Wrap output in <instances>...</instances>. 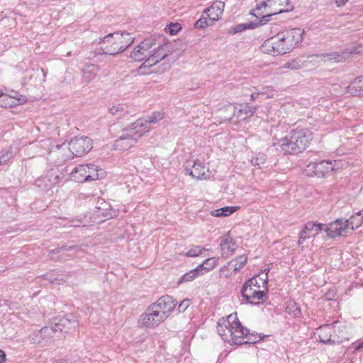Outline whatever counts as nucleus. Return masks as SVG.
I'll list each match as a JSON object with an SVG mask.
<instances>
[{
	"label": "nucleus",
	"mask_w": 363,
	"mask_h": 363,
	"mask_svg": "<svg viewBox=\"0 0 363 363\" xmlns=\"http://www.w3.org/2000/svg\"><path fill=\"white\" fill-rule=\"evenodd\" d=\"M217 330L222 339L230 345H242L256 342L257 337L250 334L238 320L237 314H230L226 318L220 319Z\"/></svg>",
	"instance_id": "f257e3e1"
},
{
	"label": "nucleus",
	"mask_w": 363,
	"mask_h": 363,
	"mask_svg": "<svg viewBox=\"0 0 363 363\" xmlns=\"http://www.w3.org/2000/svg\"><path fill=\"white\" fill-rule=\"evenodd\" d=\"M167 45H157L154 40H145L137 45L130 55V57L134 61H142L145 60L146 67H151L162 60L167 55Z\"/></svg>",
	"instance_id": "f03ea898"
},
{
	"label": "nucleus",
	"mask_w": 363,
	"mask_h": 363,
	"mask_svg": "<svg viewBox=\"0 0 363 363\" xmlns=\"http://www.w3.org/2000/svg\"><path fill=\"white\" fill-rule=\"evenodd\" d=\"M267 274H259L250 279L242 286V296L249 303L259 304L266 300Z\"/></svg>",
	"instance_id": "7ed1b4c3"
},
{
	"label": "nucleus",
	"mask_w": 363,
	"mask_h": 363,
	"mask_svg": "<svg viewBox=\"0 0 363 363\" xmlns=\"http://www.w3.org/2000/svg\"><path fill=\"white\" fill-rule=\"evenodd\" d=\"M133 42V38L128 33H115L99 38V55H115L124 51Z\"/></svg>",
	"instance_id": "20e7f679"
},
{
	"label": "nucleus",
	"mask_w": 363,
	"mask_h": 363,
	"mask_svg": "<svg viewBox=\"0 0 363 363\" xmlns=\"http://www.w3.org/2000/svg\"><path fill=\"white\" fill-rule=\"evenodd\" d=\"M311 140L312 133L309 130H294L289 135L280 139L277 145L284 154H297L305 150Z\"/></svg>",
	"instance_id": "39448f33"
},
{
	"label": "nucleus",
	"mask_w": 363,
	"mask_h": 363,
	"mask_svg": "<svg viewBox=\"0 0 363 363\" xmlns=\"http://www.w3.org/2000/svg\"><path fill=\"white\" fill-rule=\"evenodd\" d=\"M57 150H69L71 154H65V159H69L72 157H81L90 151L92 148L91 139L88 137H76L71 140L68 145L62 143L56 145Z\"/></svg>",
	"instance_id": "423d86ee"
},
{
	"label": "nucleus",
	"mask_w": 363,
	"mask_h": 363,
	"mask_svg": "<svg viewBox=\"0 0 363 363\" xmlns=\"http://www.w3.org/2000/svg\"><path fill=\"white\" fill-rule=\"evenodd\" d=\"M262 9L263 13L266 14L262 16L260 23L264 24L269 21L272 16L290 11L293 9V6L289 0H266L257 7V11Z\"/></svg>",
	"instance_id": "0eeeda50"
},
{
	"label": "nucleus",
	"mask_w": 363,
	"mask_h": 363,
	"mask_svg": "<svg viewBox=\"0 0 363 363\" xmlns=\"http://www.w3.org/2000/svg\"><path fill=\"white\" fill-rule=\"evenodd\" d=\"M106 174L104 169L93 164H80L71 172V177L77 182L97 180Z\"/></svg>",
	"instance_id": "6e6552de"
},
{
	"label": "nucleus",
	"mask_w": 363,
	"mask_h": 363,
	"mask_svg": "<svg viewBox=\"0 0 363 363\" xmlns=\"http://www.w3.org/2000/svg\"><path fill=\"white\" fill-rule=\"evenodd\" d=\"M319 330L321 333L319 340L324 343H335L347 339L345 326L339 323L319 326Z\"/></svg>",
	"instance_id": "1a4fd4ad"
},
{
	"label": "nucleus",
	"mask_w": 363,
	"mask_h": 363,
	"mask_svg": "<svg viewBox=\"0 0 363 363\" xmlns=\"http://www.w3.org/2000/svg\"><path fill=\"white\" fill-rule=\"evenodd\" d=\"M224 9L225 3L223 1H215L209 8L204 11V15L195 23V28L202 29L212 26L220 18Z\"/></svg>",
	"instance_id": "9d476101"
},
{
	"label": "nucleus",
	"mask_w": 363,
	"mask_h": 363,
	"mask_svg": "<svg viewBox=\"0 0 363 363\" xmlns=\"http://www.w3.org/2000/svg\"><path fill=\"white\" fill-rule=\"evenodd\" d=\"M165 320L150 304L140 315L138 326L140 328L153 329Z\"/></svg>",
	"instance_id": "9b49d317"
},
{
	"label": "nucleus",
	"mask_w": 363,
	"mask_h": 363,
	"mask_svg": "<svg viewBox=\"0 0 363 363\" xmlns=\"http://www.w3.org/2000/svg\"><path fill=\"white\" fill-rule=\"evenodd\" d=\"M303 31L300 28H294L277 33L284 54L294 50L302 41Z\"/></svg>",
	"instance_id": "f8f14e48"
},
{
	"label": "nucleus",
	"mask_w": 363,
	"mask_h": 363,
	"mask_svg": "<svg viewBox=\"0 0 363 363\" xmlns=\"http://www.w3.org/2000/svg\"><path fill=\"white\" fill-rule=\"evenodd\" d=\"M185 170L193 179L197 180H207L211 178V172L208 166L199 160L188 161Z\"/></svg>",
	"instance_id": "ddd939ff"
},
{
	"label": "nucleus",
	"mask_w": 363,
	"mask_h": 363,
	"mask_svg": "<svg viewBox=\"0 0 363 363\" xmlns=\"http://www.w3.org/2000/svg\"><path fill=\"white\" fill-rule=\"evenodd\" d=\"M324 230L327 236L331 238H335L340 236H347L352 233L353 227H347L344 219H337L331 223L329 226L323 228V225L319 223V233Z\"/></svg>",
	"instance_id": "4468645a"
},
{
	"label": "nucleus",
	"mask_w": 363,
	"mask_h": 363,
	"mask_svg": "<svg viewBox=\"0 0 363 363\" xmlns=\"http://www.w3.org/2000/svg\"><path fill=\"white\" fill-rule=\"evenodd\" d=\"M257 108L248 104H239L238 107H233L231 105L225 106L221 110L228 111V116H223L224 120H231L234 115H236L239 121H244L250 118L255 113Z\"/></svg>",
	"instance_id": "2eb2a0df"
},
{
	"label": "nucleus",
	"mask_w": 363,
	"mask_h": 363,
	"mask_svg": "<svg viewBox=\"0 0 363 363\" xmlns=\"http://www.w3.org/2000/svg\"><path fill=\"white\" fill-rule=\"evenodd\" d=\"M151 305L166 320L175 309L177 302L172 296L166 295L161 296Z\"/></svg>",
	"instance_id": "dca6fc26"
},
{
	"label": "nucleus",
	"mask_w": 363,
	"mask_h": 363,
	"mask_svg": "<svg viewBox=\"0 0 363 363\" xmlns=\"http://www.w3.org/2000/svg\"><path fill=\"white\" fill-rule=\"evenodd\" d=\"M27 98L18 92L11 91L9 94L0 90V107L7 108L26 103Z\"/></svg>",
	"instance_id": "f3484780"
},
{
	"label": "nucleus",
	"mask_w": 363,
	"mask_h": 363,
	"mask_svg": "<svg viewBox=\"0 0 363 363\" xmlns=\"http://www.w3.org/2000/svg\"><path fill=\"white\" fill-rule=\"evenodd\" d=\"M125 130L129 134V136H131L138 142L139 138L150 130V127H147L145 118H141L130 124Z\"/></svg>",
	"instance_id": "a211bd4d"
},
{
	"label": "nucleus",
	"mask_w": 363,
	"mask_h": 363,
	"mask_svg": "<svg viewBox=\"0 0 363 363\" xmlns=\"http://www.w3.org/2000/svg\"><path fill=\"white\" fill-rule=\"evenodd\" d=\"M77 326V321L72 314H67L57 319L55 323L54 329L57 332L67 333Z\"/></svg>",
	"instance_id": "6ab92c4d"
},
{
	"label": "nucleus",
	"mask_w": 363,
	"mask_h": 363,
	"mask_svg": "<svg viewBox=\"0 0 363 363\" xmlns=\"http://www.w3.org/2000/svg\"><path fill=\"white\" fill-rule=\"evenodd\" d=\"M137 143V141L129 136V134L124 129L122 135L116 140L114 147L116 150L124 151L133 147Z\"/></svg>",
	"instance_id": "aec40b11"
},
{
	"label": "nucleus",
	"mask_w": 363,
	"mask_h": 363,
	"mask_svg": "<svg viewBox=\"0 0 363 363\" xmlns=\"http://www.w3.org/2000/svg\"><path fill=\"white\" fill-rule=\"evenodd\" d=\"M236 247V243L231 237L228 235L223 237L220 243L222 257L227 259L232 255L235 251Z\"/></svg>",
	"instance_id": "412c9836"
},
{
	"label": "nucleus",
	"mask_w": 363,
	"mask_h": 363,
	"mask_svg": "<svg viewBox=\"0 0 363 363\" xmlns=\"http://www.w3.org/2000/svg\"><path fill=\"white\" fill-rule=\"evenodd\" d=\"M100 71V67L97 65L88 63L82 69V79L84 83H89L95 79Z\"/></svg>",
	"instance_id": "4be33fe9"
},
{
	"label": "nucleus",
	"mask_w": 363,
	"mask_h": 363,
	"mask_svg": "<svg viewBox=\"0 0 363 363\" xmlns=\"http://www.w3.org/2000/svg\"><path fill=\"white\" fill-rule=\"evenodd\" d=\"M315 57L314 56H311L308 57L306 60L302 61L300 59H292L289 61H287L286 63H284L281 68L283 69H288L291 70H296L299 69L302 67H306L313 62V60ZM315 64V60H313V65Z\"/></svg>",
	"instance_id": "5701e85b"
},
{
	"label": "nucleus",
	"mask_w": 363,
	"mask_h": 363,
	"mask_svg": "<svg viewBox=\"0 0 363 363\" xmlns=\"http://www.w3.org/2000/svg\"><path fill=\"white\" fill-rule=\"evenodd\" d=\"M347 92L353 96L363 97V76L354 79L347 86Z\"/></svg>",
	"instance_id": "b1692460"
},
{
	"label": "nucleus",
	"mask_w": 363,
	"mask_h": 363,
	"mask_svg": "<svg viewBox=\"0 0 363 363\" xmlns=\"http://www.w3.org/2000/svg\"><path fill=\"white\" fill-rule=\"evenodd\" d=\"M316 234H318V225L315 223L307 224L301 232L298 243L303 244L306 239L310 238L311 237L315 238Z\"/></svg>",
	"instance_id": "393cba45"
},
{
	"label": "nucleus",
	"mask_w": 363,
	"mask_h": 363,
	"mask_svg": "<svg viewBox=\"0 0 363 363\" xmlns=\"http://www.w3.org/2000/svg\"><path fill=\"white\" fill-rule=\"evenodd\" d=\"M347 227H353L354 230L359 227L363 223V209L358 211L355 215L352 216L350 219L345 220Z\"/></svg>",
	"instance_id": "a878e982"
},
{
	"label": "nucleus",
	"mask_w": 363,
	"mask_h": 363,
	"mask_svg": "<svg viewBox=\"0 0 363 363\" xmlns=\"http://www.w3.org/2000/svg\"><path fill=\"white\" fill-rule=\"evenodd\" d=\"M218 257H208L206 259L203 263L197 266V269L200 271L203 269L206 272H210L218 265Z\"/></svg>",
	"instance_id": "bb28decb"
},
{
	"label": "nucleus",
	"mask_w": 363,
	"mask_h": 363,
	"mask_svg": "<svg viewBox=\"0 0 363 363\" xmlns=\"http://www.w3.org/2000/svg\"><path fill=\"white\" fill-rule=\"evenodd\" d=\"M247 262V257L245 255H240L237 257L235 259L231 260L228 263V267H230L233 271H237V272L244 267Z\"/></svg>",
	"instance_id": "cd10ccee"
},
{
	"label": "nucleus",
	"mask_w": 363,
	"mask_h": 363,
	"mask_svg": "<svg viewBox=\"0 0 363 363\" xmlns=\"http://www.w3.org/2000/svg\"><path fill=\"white\" fill-rule=\"evenodd\" d=\"M239 207L237 206H226L211 212V215L215 217L228 216L235 212Z\"/></svg>",
	"instance_id": "c85d7f7f"
},
{
	"label": "nucleus",
	"mask_w": 363,
	"mask_h": 363,
	"mask_svg": "<svg viewBox=\"0 0 363 363\" xmlns=\"http://www.w3.org/2000/svg\"><path fill=\"white\" fill-rule=\"evenodd\" d=\"M209 251L210 250L206 249L201 245H195L186 252L185 256L189 257H195L202 255L204 252Z\"/></svg>",
	"instance_id": "c756f323"
},
{
	"label": "nucleus",
	"mask_w": 363,
	"mask_h": 363,
	"mask_svg": "<svg viewBox=\"0 0 363 363\" xmlns=\"http://www.w3.org/2000/svg\"><path fill=\"white\" fill-rule=\"evenodd\" d=\"M271 43L273 45L274 48V55L284 54L282 46L281 45V42L279 38H278V35H275L271 38H269Z\"/></svg>",
	"instance_id": "7c9ffc66"
},
{
	"label": "nucleus",
	"mask_w": 363,
	"mask_h": 363,
	"mask_svg": "<svg viewBox=\"0 0 363 363\" xmlns=\"http://www.w3.org/2000/svg\"><path fill=\"white\" fill-rule=\"evenodd\" d=\"M57 331L52 327H45L40 330V333L43 339L46 341L54 340L53 334L56 333Z\"/></svg>",
	"instance_id": "2f4dec72"
},
{
	"label": "nucleus",
	"mask_w": 363,
	"mask_h": 363,
	"mask_svg": "<svg viewBox=\"0 0 363 363\" xmlns=\"http://www.w3.org/2000/svg\"><path fill=\"white\" fill-rule=\"evenodd\" d=\"M342 57L337 54V53H335V52H332V53H327V54H321V55H319V58H320V60H319V62L321 61V62H339L340 61V58Z\"/></svg>",
	"instance_id": "473e14b6"
},
{
	"label": "nucleus",
	"mask_w": 363,
	"mask_h": 363,
	"mask_svg": "<svg viewBox=\"0 0 363 363\" xmlns=\"http://www.w3.org/2000/svg\"><path fill=\"white\" fill-rule=\"evenodd\" d=\"M333 170V166L329 161H322L319 162V174H321L322 177L325 176L327 174Z\"/></svg>",
	"instance_id": "72a5a7b5"
},
{
	"label": "nucleus",
	"mask_w": 363,
	"mask_h": 363,
	"mask_svg": "<svg viewBox=\"0 0 363 363\" xmlns=\"http://www.w3.org/2000/svg\"><path fill=\"white\" fill-rule=\"evenodd\" d=\"M199 271V269H197V267L195 269L190 270L181 277L178 283L181 284L194 280L198 276Z\"/></svg>",
	"instance_id": "f704fd0d"
},
{
	"label": "nucleus",
	"mask_w": 363,
	"mask_h": 363,
	"mask_svg": "<svg viewBox=\"0 0 363 363\" xmlns=\"http://www.w3.org/2000/svg\"><path fill=\"white\" fill-rule=\"evenodd\" d=\"M163 118H164V115H163L162 113H161V112H155L152 114H151L150 116H149L147 118H145V121L147 123V127H150L151 124L157 123L158 121H160L162 119H163Z\"/></svg>",
	"instance_id": "c9c22d12"
},
{
	"label": "nucleus",
	"mask_w": 363,
	"mask_h": 363,
	"mask_svg": "<svg viewBox=\"0 0 363 363\" xmlns=\"http://www.w3.org/2000/svg\"><path fill=\"white\" fill-rule=\"evenodd\" d=\"M317 163L315 162H311L307 164L303 170V174L307 177H315L317 172Z\"/></svg>",
	"instance_id": "e433bc0d"
},
{
	"label": "nucleus",
	"mask_w": 363,
	"mask_h": 363,
	"mask_svg": "<svg viewBox=\"0 0 363 363\" xmlns=\"http://www.w3.org/2000/svg\"><path fill=\"white\" fill-rule=\"evenodd\" d=\"M125 111L124 106L123 104L113 105L108 109L111 115L115 116H121Z\"/></svg>",
	"instance_id": "4c0bfd02"
},
{
	"label": "nucleus",
	"mask_w": 363,
	"mask_h": 363,
	"mask_svg": "<svg viewBox=\"0 0 363 363\" xmlns=\"http://www.w3.org/2000/svg\"><path fill=\"white\" fill-rule=\"evenodd\" d=\"M260 50L262 52L269 54V55H274V48L273 45L271 43L270 39L268 38L261 45Z\"/></svg>",
	"instance_id": "58836bf2"
},
{
	"label": "nucleus",
	"mask_w": 363,
	"mask_h": 363,
	"mask_svg": "<svg viewBox=\"0 0 363 363\" xmlns=\"http://www.w3.org/2000/svg\"><path fill=\"white\" fill-rule=\"evenodd\" d=\"M228 264L220 269V276L225 278H230L235 275L237 271H233L230 267H227Z\"/></svg>",
	"instance_id": "ea45409f"
},
{
	"label": "nucleus",
	"mask_w": 363,
	"mask_h": 363,
	"mask_svg": "<svg viewBox=\"0 0 363 363\" xmlns=\"http://www.w3.org/2000/svg\"><path fill=\"white\" fill-rule=\"evenodd\" d=\"M47 177H48L49 184H46L45 186L48 188L52 187L59 182V176L52 172H49Z\"/></svg>",
	"instance_id": "a19ab883"
},
{
	"label": "nucleus",
	"mask_w": 363,
	"mask_h": 363,
	"mask_svg": "<svg viewBox=\"0 0 363 363\" xmlns=\"http://www.w3.org/2000/svg\"><path fill=\"white\" fill-rule=\"evenodd\" d=\"M182 28L179 23H171L165 28V30L167 33H169L170 35H174L178 33Z\"/></svg>",
	"instance_id": "79ce46f5"
},
{
	"label": "nucleus",
	"mask_w": 363,
	"mask_h": 363,
	"mask_svg": "<svg viewBox=\"0 0 363 363\" xmlns=\"http://www.w3.org/2000/svg\"><path fill=\"white\" fill-rule=\"evenodd\" d=\"M11 158V154L8 150H2L0 152V166L5 164Z\"/></svg>",
	"instance_id": "37998d69"
},
{
	"label": "nucleus",
	"mask_w": 363,
	"mask_h": 363,
	"mask_svg": "<svg viewBox=\"0 0 363 363\" xmlns=\"http://www.w3.org/2000/svg\"><path fill=\"white\" fill-rule=\"evenodd\" d=\"M260 94H265L267 98H273L274 96V89L272 86H265Z\"/></svg>",
	"instance_id": "c03bdc74"
},
{
	"label": "nucleus",
	"mask_w": 363,
	"mask_h": 363,
	"mask_svg": "<svg viewBox=\"0 0 363 363\" xmlns=\"http://www.w3.org/2000/svg\"><path fill=\"white\" fill-rule=\"evenodd\" d=\"M190 306V300L184 299L178 306L179 312H184Z\"/></svg>",
	"instance_id": "a18cd8bd"
},
{
	"label": "nucleus",
	"mask_w": 363,
	"mask_h": 363,
	"mask_svg": "<svg viewBox=\"0 0 363 363\" xmlns=\"http://www.w3.org/2000/svg\"><path fill=\"white\" fill-rule=\"evenodd\" d=\"M293 308H295L294 311V316H296L300 314V310H298L296 307V304L294 303H291L290 306H289L287 308H286V310H289V309H292Z\"/></svg>",
	"instance_id": "49530a36"
},
{
	"label": "nucleus",
	"mask_w": 363,
	"mask_h": 363,
	"mask_svg": "<svg viewBox=\"0 0 363 363\" xmlns=\"http://www.w3.org/2000/svg\"><path fill=\"white\" fill-rule=\"evenodd\" d=\"M335 4L338 7L345 6L349 0H335Z\"/></svg>",
	"instance_id": "de8ad7c7"
},
{
	"label": "nucleus",
	"mask_w": 363,
	"mask_h": 363,
	"mask_svg": "<svg viewBox=\"0 0 363 363\" xmlns=\"http://www.w3.org/2000/svg\"><path fill=\"white\" fill-rule=\"evenodd\" d=\"M225 106H223V108H221L219 111L220 112V117L222 120V121H227L228 120H224L223 119V116H228L229 114V112L228 111H223L221 112V110L224 108Z\"/></svg>",
	"instance_id": "09e8293b"
},
{
	"label": "nucleus",
	"mask_w": 363,
	"mask_h": 363,
	"mask_svg": "<svg viewBox=\"0 0 363 363\" xmlns=\"http://www.w3.org/2000/svg\"><path fill=\"white\" fill-rule=\"evenodd\" d=\"M6 362V354L5 352L0 350V363H4Z\"/></svg>",
	"instance_id": "8fccbe9b"
},
{
	"label": "nucleus",
	"mask_w": 363,
	"mask_h": 363,
	"mask_svg": "<svg viewBox=\"0 0 363 363\" xmlns=\"http://www.w3.org/2000/svg\"><path fill=\"white\" fill-rule=\"evenodd\" d=\"M80 224H81V221L80 220H72V226L73 227H79L80 226Z\"/></svg>",
	"instance_id": "3c124183"
},
{
	"label": "nucleus",
	"mask_w": 363,
	"mask_h": 363,
	"mask_svg": "<svg viewBox=\"0 0 363 363\" xmlns=\"http://www.w3.org/2000/svg\"><path fill=\"white\" fill-rule=\"evenodd\" d=\"M260 94V92H255V93H252L250 96V99L251 100H255V99H257L258 97V96Z\"/></svg>",
	"instance_id": "603ef678"
},
{
	"label": "nucleus",
	"mask_w": 363,
	"mask_h": 363,
	"mask_svg": "<svg viewBox=\"0 0 363 363\" xmlns=\"http://www.w3.org/2000/svg\"><path fill=\"white\" fill-rule=\"evenodd\" d=\"M50 145H51V141L50 140H45L43 141L42 146L50 147Z\"/></svg>",
	"instance_id": "864d4df0"
},
{
	"label": "nucleus",
	"mask_w": 363,
	"mask_h": 363,
	"mask_svg": "<svg viewBox=\"0 0 363 363\" xmlns=\"http://www.w3.org/2000/svg\"><path fill=\"white\" fill-rule=\"evenodd\" d=\"M335 296L333 291H330L328 295H326L325 299H333Z\"/></svg>",
	"instance_id": "5fc2aeb1"
},
{
	"label": "nucleus",
	"mask_w": 363,
	"mask_h": 363,
	"mask_svg": "<svg viewBox=\"0 0 363 363\" xmlns=\"http://www.w3.org/2000/svg\"><path fill=\"white\" fill-rule=\"evenodd\" d=\"M72 248H73V247H72V246H69V247H62L60 249L57 250V252H59L60 250H70Z\"/></svg>",
	"instance_id": "6e6d98bb"
},
{
	"label": "nucleus",
	"mask_w": 363,
	"mask_h": 363,
	"mask_svg": "<svg viewBox=\"0 0 363 363\" xmlns=\"http://www.w3.org/2000/svg\"><path fill=\"white\" fill-rule=\"evenodd\" d=\"M252 163L254 164V165H256V164H259V162H258V158L256 157V158H253L252 160Z\"/></svg>",
	"instance_id": "4d7b16f0"
},
{
	"label": "nucleus",
	"mask_w": 363,
	"mask_h": 363,
	"mask_svg": "<svg viewBox=\"0 0 363 363\" xmlns=\"http://www.w3.org/2000/svg\"><path fill=\"white\" fill-rule=\"evenodd\" d=\"M362 347H363V341L358 345L357 349H359V348H362Z\"/></svg>",
	"instance_id": "13d9d810"
},
{
	"label": "nucleus",
	"mask_w": 363,
	"mask_h": 363,
	"mask_svg": "<svg viewBox=\"0 0 363 363\" xmlns=\"http://www.w3.org/2000/svg\"><path fill=\"white\" fill-rule=\"evenodd\" d=\"M349 53H350V54L357 53V52H356V50H350V52H349Z\"/></svg>",
	"instance_id": "bf43d9fd"
}]
</instances>
